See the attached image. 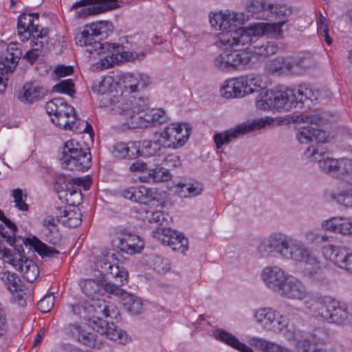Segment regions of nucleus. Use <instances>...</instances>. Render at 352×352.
<instances>
[{
	"instance_id": "obj_1",
	"label": "nucleus",
	"mask_w": 352,
	"mask_h": 352,
	"mask_svg": "<svg viewBox=\"0 0 352 352\" xmlns=\"http://www.w3.org/2000/svg\"><path fill=\"white\" fill-rule=\"evenodd\" d=\"M277 51V45L270 41L244 50L225 49L214 58L213 65L225 72L250 69L254 67L259 58H265Z\"/></svg>"
},
{
	"instance_id": "obj_2",
	"label": "nucleus",
	"mask_w": 352,
	"mask_h": 352,
	"mask_svg": "<svg viewBox=\"0 0 352 352\" xmlns=\"http://www.w3.org/2000/svg\"><path fill=\"white\" fill-rule=\"evenodd\" d=\"M211 26L216 30H221L217 36L216 45L219 47L228 45L230 47L245 45L247 43H238L234 38V33L239 30H247L248 28L241 27L245 22L244 13L231 10L210 12L208 16Z\"/></svg>"
},
{
	"instance_id": "obj_3",
	"label": "nucleus",
	"mask_w": 352,
	"mask_h": 352,
	"mask_svg": "<svg viewBox=\"0 0 352 352\" xmlns=\"http://www.w3.org/2000/svg\"><path fill=\"white\" fill-rule=\"evenodd\" d=\"M113 29L112 23L108 21L92 23L85 25L83 30L76 35V43L81 47H86V52L91 55L110 51L111 49L119 51L121 46L118 44L101 43L96 40V38L100 36H107L109 32H112Z\"/></svg>"
},
{
	"instance_id": "obj_4",
	"label": "nucleus",
	"mask_w": 352,
	"mask_h": 352,
	"mask_svg": "<svg viewBox=\"0 0 352 352\" xmlns=\"http://www.w3.org/2000/svg\"><path fill=\"white\" fill-rule=\"evenodd\" d=\"M115 110L118 112L117 120L123 130L136 129L148 126L145 111L148 109L147 100L130 96L126 102H121Z\"/></svg>"
},
{
	"instance_id": "obj_5",
	"label": "nucleus",
	"mask_w": 352,
	"mask_h": 352,
	"mask_svg": "<svg viewBox=\"0 0 352 352\" xmlns=\"http://www.w3.org/2000/svg\"><path fill=\"white\" fill-rule=\"evenodd\" d=\"M294 89L283 86L261 91L256 99V106L261 110L288 111L296 105Z\"/></svg>"
},
{
	"instance_id": "obj_6",
	"label": "nucleus",
	"mask_w": 352,
	"mask_h": 352,
	"mask_svg": "<svg viewBox=\"0 0 352 352\" xmlns=\"http://www.w3.org/2000/svg\"><path fill=\"white\" fill-rule=\"evenodd\" d=\"M309 309L317 318L329 323L343 324L349 319L347 306L329 296L316 298Z\"/></svg>"
},
{
	"instance_id": "obj_7",
	"label": "nucleus",
	"mask_w": 352,
	"mask_h": 352,
	"mask_svg": "<svg viewBox=\"0 0 352 352\" xmlns=\"http://www.w3.org/2000/svg\"><path fill=\"white\" fill-rule=\"evenodd\" d=\"M283 258L295 263H303L305 276L314 277L321 270L320 262L313 251L302 241L290 236Z\"/></svg>"
},
{
	"instance_id": "obj_8",
	"label": "nucleus",
	"mask_w": 352,
	"mask_h": 352,
	"mask_svg": "<svg viewBox=\"0 0 352 352\" xmlns=\"http://www.w3.org/2000/svg\"><path fill=\"white\" fill-rule=\"evenodd\" d=\"M59 160L62 166L69 170L85 171L91 165L89 148H84L81 144L73 140L65 143Z\"/></svg>"
},
{
	"instance_id": "obj_9",
	"label": "nucleus",
	"mask_w": 352,
	"mask_h": 352,
	"mask_svg": "<svg viewBox=\"0 0 352 352\" xmlns=\"http://www.w3.org/2000/svg\"><path fill=\"white\" fill-rule=\"evenodd\" d=\"M45 110L51 116L52 122L63 129L80 131L77 126V120L74 108L62 98H56L48 101L45 104Z\"/></svg>"
},
{
	"instance_id": "obj_10",
	"label": "nucleus",
	"mask_w": 352,
	"mask_h": 352,
	"mask_svg": "<svg viewBox=\"0 0 352 352\" xmlns=\"http://www.w3.org/2000/svg\"><path fill=\"white\" fill-rule=\"evenodd\" d=\"M35 19L38 20V14H23L20 15L17 23L18 35L22 41L31 38V49H36L41 54L44 45L43 39L46 36V32H43V30H39L38 25H34Z\"/></svg>"
},
{
	"instance_id": "obj_11",
	"label": "nucleus",
	"mask_w": 352,
	"mask_h": 352,
	"mask_svg": "<svg viewBox=\"0 0 352 352\" xmlns=\"http://www.w3.org/2000/svg\"><path fill=\"white\" fill-rule=\"evenodd\" d=\"M285 23V20L279 21L276 23H257L250 27L247 30H239L234 33V38L232 41H237L238 43L249 44L253 41L256 37L263 35H267L272 37H278L282 32V27Z\"/></svg>"
},
{
	"instance_id": "obj_12",
	"label": "nucleus",
	"mask_w": 352,
	"mask_h": 352,
	"mask_svg": "<svg viewBox=\"0 0 352 352\" xmlns=\"http://www.w3.org/2000/svg\"><path fill=\"white\" fill-rule=\"evenodd\" d=\"M254 322L267 331L281 332L287 325L285 317L272 307H261L253 311Z\"/></svg>"
},
{
	"instance_id": "obj_13",
	"label": "nucleus",
	"mask_w": 352,
	"mask_h": 352,
	"mask_svg": "<svg viewBox=\"0 0 352 352\" xmlns=\"http://www.w3.org/2000/svg\"><path fill=\"white\" fill-rule=\"evenodd\" d=\"M191 126L187 123H171L160 133H156V137L163 147L177 148L182 146L188 140Z\"/></svg>"
},
{
	"instance_id": "obj_14",
	"label": "nucleus",
	"mask_w": 352,
	"mask_h": 352,
	"mask_svg": "<svg viewBox=\"0 0 352 352\" xmlns=\"http://www.w3.org/2000/svg\"><path fill=\"white\" fill-rule=\"evenodd\" d=\"M267 123V122L265 120L257 119L236 124L234 127L221 133H215L213 136V139L216 146L219 149L221 148L223 144H228L241 136L256 129L263 128Z\"/></svg>"
},
{
	"instance_id": "obj_15",
	"label": "nucleus",
	"mask_w": 352,
	"mask_h": 352,
	"mask_svg": "<svg viewBox=\"0 0 352 352\" xmlns=\"http://www.w3.org/2000/svg\"><path fill=\"white\" fill-rule=\"evenodd\" d=\"M84 311L87 313L85 317H90L94 327H96V321L99 324V321H102L104 318H110L116 319L119 315V311L116 306L109 301H106L99 298H92L89 300V305H84Z\"/></svg>"
},
{
	"instance_id": "obj_16",
	"label": "nucleus",
	"mask_w": 352,
	"mask_h": 352,
	"mask_svg": "<svg viewBox=\"0 0 352 352\" xmlns=\"http://www.w3.org/2000/svg\"><path fill=\"white\" fill-rule=\"evenodd\" d=\"M153 236L162 244L169 246L173 251L185 254L188 250V239L176 230L170 228H157L153 231Z\"/></svg>"
},
{
	"instance_id": "obj_17",
	"label": "nucleus",
	"mask_w": 352,
	"mask_h": 352,
	"mask_svg": "<svg viewBox=\"0 0 352 352\" xmlns=\"http://www.w3.org/2000/svg\"><path fill=\"white\" fill-rule=\"evenodd\" d=\"M290 236L281 232H272L263 239L257 245V251L262 256L276 252L283 256Z\"/></svg>"
},
{
	"instance_id": "obj_18",
	"label": "nucleus",
	"mask_w": 352,
	"mask_h": 352,
	"mask_svg": "<svg viewBox=\"0 0 352 352\" xmlns=\"http://www.w3.org/2000/svg\"><path fill=\"white\" fill-rule=\"evenodd\" d=\"M290 275L279 266L272 265L262 270L261 279L268 289L278 294Z\"/></svg>"
},
{
	"instance_id": "obj_19",
	"label": "nucleus",
	"mask_w": 352,
	"mask_h": 352,
	"mask_svg": "<svg viewBox=\"0 0 352 352\" xmlns=\"http://www.w3.org/2000/svg\"><path fill=\"white\" fill-rule=\"evenodd\" d=\"M277 295L288 300L300 301L308 297L309 292L301 280L291 274Z\"/></svg>"
},
{
	"instance_id": "obj_20",
	"label": "nucleus",
	"mask_w": 352,
	"mask_h": 352,
	"mask_svg": "<svg viewBox=\"0 0 352 352\" xmlns=\"http://www.w3.org/2000/svg\"><path fill=\"white\" fill-rule=\"evenodd\" d=\"M102 254L103 258L98 261L96 263L97 267L100 268L103 274L116 278V281L121 285L127 282L128 272L124 267L109 262L110 255L109 251L104 250L102 252Z\"/></svg>"
},
{
	"instance_id": "obj_21",
	"label": "nucleus",
	"mask_w": 352,
	"mask_h": 352,
	"mask_svg": "<svg viewBox=\"0 0 352 352\" xmlns=\"http://www.w3.org/2000/svg\"><path fill=\"white\" fill-rule=\"evenodd\" d=\"M65 331L67 335L90 348H100L102 345L96 335L87 332L83 327L78 323L69 324L65 328Z\"/></svg>"
},
{
	"instance_id": "obj_22",
	"label": "nucleus",
	"mask_w": 352,
	"mask_h": 352,
	"mask_svg": "<svg viewBox=\"0 0 352 352\" xmlns=\"http://www.w3.org/2000/svg\"><path fill=\"white\" fill-rule=\"evenodd\" d=\"M98 333L105 336L109 340H111L120 344H126L130 338L127 333L122 329L118 327L113 322L109 323L105 321H96V327H93Z\"/></svg>"
},
{
	"instance_id": "obj_23",
	"label": "nucleus",
	"mask_w": 352,
	"mask_h": 352,
	"mask_svg": "<svg viewBox=\"0 0 352 352\" xmlns=\"http://www.w3.org/2000/svg\"><path fill=\"white\" fill-rule=\"evenodd\" d=\"M288 339L293 340L296 349L302 352H325L323 349L318 346L317 338L312 333L295 331Z\"/></svg>"
},
{
	"instance_id": "obj_24",
	"label": "nucleus",
	"mask_w": 352,
	"mask_h": 352,
	"mask_svg": "<svg viewBox=\"0 0 352 352\" xmlns=\"http://www.w3.org/2000/svg\"><path fill=\"white\" fill-rule=\"evenodd\" d=\"M101 54H107V55L103 58H100L99 61L93 65L94 69L95 70L101 71L112 67L116 64H118L120 61H121L122 58L126 60H131L134 58L132 53L129 52H123L122 46L119 51H116L115 49H111L110 51L101 52L98 55ZM96 54H95L92 56H94ZM89 56L91 55L89 54Z\"/></svg>"
},
{
	"instance_id": "obj_25",
	"label": "nucleus",
	"mask_w": 352,
	"mask_h": 352,
	"mask_svg": "<svg viewBox=\"0 0 352 352\" xmlns=\"http://www.w3.org/2000/svg\"><path fill=\"white\" fill-rule=\"evenodd\" d=\"M323 229L343 236H352V219L349 217L336 216L321 222Z\"/></svg>"
},
{
	"instance_id": "obj_26",
	"label": "nucleus",
	"mask_w": 352,
	"mask_h": 352,
	"mask_svg": "<svg viewBox=\"0 0 352 352\" xmlns=\"http://www.w3.org/2000/svg\"><path fill=\"white\" fill-rule=\"evenodd\" d=\"M120 233L122 234L117 246L121 251L129 254L140 252L144 248V243L139 236L126 229H124Z\"/></svg>"
},
{
	"instance_id": "obj_27",
	"label": "nucleus",
	"mask_w": 352,
	"mask_h": 352,
	"mask_svg": "<svg viewBox=\"0 0 352 352\" xmlns=\"http://www.w3.org/2000/svg\"><path fill=\"white\" fill-rule=\"evenodd\" d=\"M307 158L311 161H318L319 167L325 173H335L340 167L341 163L343 160L339 161L338 160L324 157V155L318 153L317 149L313 146L307 148L305 153Z\"/></svg>"
},
{
	"instance_id": "obj_28",
	"label": "nucleus",
	"mask_w": 352,
	"mask_h": 352,
	"mask_svg": "<svg viewBox=\"0 0 352 352\" xmlns=\"http://www.w3.org/2000/svg\"><path fill=\"white\" fill-rule=\"evenodd\" d=\"M22 56V50L19 44L10 43L5 52L0 56V70L12 72Z\"/></svg>"
},
{
	"instance_id": "obj_29",
	"label": "nucleus",
	"mask_w": 352,
	"mask_h": 352,
	"mask_svg": "<svg viewBox=\"0 0 352 352\" xmlns=\"http://www.w3.org/2000/svg\"><path fill=\"white\" fill-rule=\"evenodd\" d=\"M92 5L91 8L83 9L85 13L91 14V10L93 13H101L109 10H113L118 7V0H80L76 2L72 8L76 9L79 7Z\"/></svg>"
},
{
	"instance_id": "obj_30",
	"label": "nucleus",
	"mask_w": 352,
	"mask_h": 352,
	"mask_svg": "<svg viewBox=\"0 0 352 352\" xmlns=\"http://www.w3.org/2000/svg\"><path fill=\"white\" fill-rule=\"evenodd\" d=\"M45 94L46 91L38 83H26L19 93V99L23 102L33 103L41 99Z\"/></svg>"
},
{
	"instance_id": "obj_31",
	"label": "nucleus",
	"mask_w": 352,
	"mask_h": 352,
	"mask_svg": "<svg viewBox=\"0 0 352 352\" xmlns=\"http://www.w3.org/2000/svg\"><path fill=\"white\" fill-rule=\"evenodd\" d=\"M57 211H59V214H57L58 222H61L68 227L76 228L82 222V213L78 208H57Z\"/></svg>"
},
{
	"instance_id": "obj_32",
	"label": "nucleus",
	"mask_w": 352,
	"mask_h": 352,
	"mask_svg": "<svg viewBox=\"0 0 352 352\" xmlns=\"http://www.w3.org/2000/svg\"><path fill=\"white\" fill-rule=\"evenodd\" d=\"M324 256L340 268L346 267V259L348 255L346 250L342 247L327 245L323 248Z\"/></svg>"
},
{
	"instance_id": "obj_33",
	"label": "nucleus",
	"mask_w": 352,
	"mask_h": 352,
	"mask_svg": "<svg viewBox=\"0 0 352 352\" xmlns=\"http://www.w3.org/2000/svg\"><path fill=\"white\" fill-rule=\"evenodd\" d=\"M123 82L125 88L133 93L145 88L149 84L150 80L146 74L127 73L123 76Z\"/></svg>"
},
{
	"instance_id": "obj_34",
	"label": "nucleus",
	"mask_w": 352,
	"mask_h": 352,
	"mask_svg": "<svg viewBox=\"0 0 352 352\" xmlns=\"http://www.w3.org/2000/svg\"><path fill=\"white\" fill-rule=\"evenodd\" d=\"M296 138L302 144H308L314 140L322 142L325 140V132L318 128L306 126L298 129Z\"/></svg>"
},
{
	"instance_id": "obj_35",
	"label": "nucleus",
	"mask_w": 352,
	"mask_h": 352,
	"mask_svg": "<svg viewBox=\"0 0 352 352\" xmlns=\"http://www.w3.org/2000/svg\"><path fill=\"white\" fill-rule=\"evenodd\" d=\"M83 179L80 177H74L72 179L66 178L64 175H60L56 179V183L60 185V188L65 190L67 196H75L81 199V190L79 186L82 184Z\"/></svg>"
},
{
	"instance_id": "obj_36",
	"label": "nucleus",
	"mask_w": 352,
	"mask_h": 352,
	"mask_svg": "<svg viewBox=\"0 0 352 352\" xmlns=\"http://www.w3.org/2000/svg\"><path fill=\"white\" fill-rule=\"evenodd\" d=\"M221 95L226 98L244 96L239 77L226 80L220 89Z\"/></svg>"
},
{
	"instance_id": "obj_37",
	"label": "nucleus",
	"mask_w": 352,
	"mask_h": 352,
	"mask_svg": "<svg viewBox=\"0 0 352 352\" xmlns=\"http://www.w3.org/2000/svg\"><path fill=\"white\" fill-rule=\"evenodd\" d=\"M258 4L263 11L275 14L280 21L285 20L286 22L287 18L292 14L291 8L286 5L271 3L266 0H261Z\"/></svg>"
},
{
	"instance_id": "obj_38",
	"label": "nucleus",
	"mask_w": 352,
	"mask_h": 352,
	"mask_svg": "<svg viewBox=\"0 0 352 352\" xmlns=\"http://www.w3.org/2000/svg\"><path fill=\"white\" fill-rule=\"evenodd\" d=\"M247 341L250 345L263 352H283L285 348L278 343L256 336L249 337Z\"/></svg>"
},
{
	"instance_id": "obj_39",
	"label": "nucleus",
	"mask_w": 352,
	"mask_h": 352,
	"mask_svg": "<svg viewBox=\"0 0 352 352\" xmlns=\"http://www.w3.org/2000/svg\"><path fill=\"white\" fill-rule=\"evenodd\" d=\"M0 280L11 294L20 291L23 287L20 277L14 272L7 270L0 272Z\"/></svg>"
},
{
	"instance_id": "obj_40",
	"label": "nucleus",
	"mask_w": 352,
	"mask_h": 352,
	"mask_svg": "<svg viewBox=\"0 0 352 352\" xmlns=\"http://www.w3.org/2000/svg\"><path fill=\"white\" fill-rule=\"evenodd\" d=\"M98 100L100 107H109V110L117 118L118 112H117L115 109L120 106L119 104H120L121 102H126L127 98L116 96L113 91H111L109 94L99 96Z\"/></svg>"
},
{
	"instance_id": "obj_41",
	"label": "nucleus",
	"mask_w": 352,
	"mask_h": 352,
	"mask_svg": "<svg viewBox=\"0 0 352 352\" xmlns=\"http://www.w3.org/2000/svg\"><path fill=\"white\" fill-rule=\"evenodd\" d=\"M122 300L125 309L132 315H138L143 312V304L140 298L126 292L124 294Z\"/></svg>"
},
{
	"instance_id": "obj_42",
	"label": "nucleus",
	"mask_w": 352,
	"mask_h": 352,
	"mask_svg": "<svg viewBox=\"0 0 352 352\" xmlns=\"http://www.w3.org/2000/svg\"><path fill=\"white\" fill-rule=\"evenodd\" d=\"M147 264L160 274H165L170 271L171 264L166 258L153 254L146 260Z\"/></svg>"
},
{
	"instance_id": "obj_43",
	"label": "nucleus",
	"mask_w": 352,
	"mask_h": 352,
	"mask_svg": "<svg viewBox=\"0 0 352 352\" xmlns=\"http://www.w3.org/2000/svg\"><path fill=\"white\" fill-rule=\"evenodd\" d=\"M82 292L89 298H96L103 294L102 282L95 279H87L81 284Z\"/></svg>"
},
{
	"instance_id": "obj_44",
	"label": "nucleus",
	"mask_w": 352,
	"mask_h": 352,
	"mask_svg": "<svg viewBox=\"0 0 352 352\" xmlns=\"http://www.w3.org/2000/svg\"><path fill=\"white\" fill-rule=\"evenodd\" d=\"M218 337L221 340L241 352H253L251 347L241 342L234 335L224 330L218 331Z\"/></svg>"
},
{
	"instance_id": "obj_45",
	"label": "nucleus",
	"mask_w": 352,
	"mask_h": 352,
	"mask_svg": "<svg viewBox=\"0 0 352 352\" xmlns=\"http://www.w3.org/2000/svg\"><path fill=\"white\" fill-rule=\"evenodd\" d=\"M243 92L245 95L250 94L261 87V80L254 74L239 76Z\"/></svg>"
},
{
	"instance_id": "obj_46",
	"label": "nucleus",
	"mask_w": 352,
	"mask_h": 352,
	"mask_svg": "<svg viewBox=\"0 0 352 352\" xmlns=\"http://www.w3.org/2000/svg\"><path fill=\"white\" fill-rule=\"evenodd\" d=\"M20 270L23 273V277L28 282L32 283L39 274L38 267L32 260H22L19 264Z\"/></svg>"
},
{
	"instance_id": "obj_47",
	"label": "nucleus",
	"mask_w": 352,
	"mask_h": 352,
	"mask_svg": "<svg viewBox=\"0 0 352 352\" xmlns=\"http://www.w3.org/2000/svg\"><path fill=\"white\" fill-rule=\"evenodd\" d=\"M290 65L289 61L287 62L283 57H277L265 63V70L270 74H280L283 72L284 67L291 70Z\"/></svg>"
},
{
	"instance_id": "obj_48",
	"label": "nucleus",
	"mask_w": 352,
	"mask_h": 352,
	"mask_svg": "<svg viewBox=\"0 0 352 352\" xmlns=\"http://www.w3.org/2000/svg\"><path fill=\"white\" fill-rule=\"evenodd\" d=\"M57 214H58L56 213ZM57 221V217L54 218L52 216L47 217L43 221V226L45 227L46 232L53 234V236L46 234L45 240L52 244H56L59 240V234L56 227Z\"/></svg>"
},
{
	"instance_id": "obj_49",
	"label": "nucleus",
	"mask_w": 352,
	"mask_h": 352,
	"mask_svg": "<svg viewBox=\"0 0 352 352\" xmlns=\"http://www.w3.org/2000/svg\"><path fill=\"white\" fill-rule=\"evenodd\" d=\"M294 89L296 98V104L298 102L303 103L307 100L310 101L318 100L316 90H314L307 85H300L297 89Z\"/></svg>"
},
{
	"instance_id": "obj_50",
	"label": "nucleus",
	"mask_w": 352,
	"mask_h": 352,
	"mask_svg": "<svg viewBox=\"0 0 352 352\" xmlns=\"http://www.w3.org/2000/svg\"><path fill=\"white\" fill-rule=\"evenodd\" d=\"M331 197L340 205L352 207V184H348L341 191L333 193Z\"/></svg>"
},
{
	"instance_id": "obj_51",
	"label": "nucleus",
	"mask_w": 352,
	"mask_h": 352,
	"mask_svg": "<svg viewBox=\"0 0 352 352\" xmlns=\"http://www.w3.org/2000/svg\"><path fill=\"white\" fill-rule=\"evenodd\" d=\"M171 179V174L167 168L157 167L148 170V175L145 181H152L154 182H163Z\"/></svg>"
},
{
	"instance_id": "obj_52",
	"label": "nucleus",
	"mask_w": 352,
	"mask_h": 352,
	"mask_svg": "<svg viewBox=\"0 0 352 352\" xmlns=\"http://www.w3.org/2000/svg\"><path fill=\"white\" fill-rule=\"evenodd\" d=\"M177 186L181 189L180 192L183 193L181 195L184 197H195L200 195L203 191L202 184L197 181L185 184L179 183Z\"/></svg>"
},
{
	"instance_id": "obj_53",
	"label": "nucleus",
	"mask_w": 352,
	"mask_h": 352,
	"mask_svg": "<svg viewBox=\"0 0 352 352\" xmlns=\"http://www.w3.org/2000/svg\"><path fill=\"white\" fill-rule=\"evenodd\" d=\"M25 241L42 256H51L54 254L59 253L54 248L47 246L36 237H33L32 239L26 238Z\"/></svg>"
},
{
	"instance_id": "obj_54",
	"label": "nucleus",
	"mask_w": 352,
	"mask_h": 352,
	"mask_svg": "<svg viewBox=\"0 0 352 352\" xmlns=\"http://www.w3.org/2000/svg\"><path fill=\"white\" fill-rule=\"evenodd\" d=\"M113 79L110 76L100 78L93 82L92 91L99 96L111 92V84Z\"/></svg>"
},
{
	"instance_id": "obj_55",
	"label": "nucleus",
	"mask_w": 352,
	"mask_h": 352,
	"mask_svg": "<svg viewBox=\"0 0 352 352\" xmlns=\"http://www.w3.org/2000/svg\"><path fill=\"white\" fill-rule=\"evenodd\" d=\"M141 144L142 155H155L161 147H163L161 141H160V138L156 137V133L153 140H144L141 142Z\"/></svg>"
},
{
	"instance_id": "obj_56",
	"label": "nucleus",
	"mask_w": 352,
	"mask_h": 352,
	"mask_svg": "<svg viewBox=\"0 0 352 352\" xmlns=\"http://www.w3.org/2000/svg\"><path fill=\"white\" fill-rule=\"evenodd\" d=\"M148 126L162 124L168 120V116L162 109H152L146 113Z\"/></svg>"
},
{
	"instance_id": "obj_57",
	"label": "nucleus",
	"mask_w": 352,
	"mask_h": 352,
	"mask_svg": "<svg viewBox=\"0 0 352 352\" xmlns=\"http://www.w3.org/2000/svg\"><path fill=\"white\" fill-rule=\"evenodd\" d=\"M159 200V193L153 188H148L145 186H140L139 199L138 203L148 204L152 201Z\"/></svg>"
},
{
	"instance_id": "obj_58",
	"label": "nucleus",
	"mask_w": 352,
	"mask_h": 352,
	"mask_svg": "<svg viewBox=\"0 0 352 352\" xmlns=\"http://www.w3.org/2000/svg\"><path fill=\"white\" fill-rule=\"evenodd\" d=\"M289 63H291V69H292L294 67L307 69L314 65V60L312 54L310 53H305L298 56L294 60L289 61Z\"/></svg>"
},
{
	"instance_id": "obj_59",
	"label": "nucleus",
	"mask_w": 352,
	"mask_h": 352,
	"mask_svg": "<svg viewBox=\"0 0 352 352\" xmlns=\"http://www.w3.org/2000/svg\"><path fill=\"white\" fill-rule=\"evenodd\" d=\"M0 258L6 263H10L15 267H18L20 262L22 261V256L21 254L12 253V250L7 249L3 246L2 252L0 254Z\"/></svg>"
},
{
	"instance_id": "obj_60",
	"label": "nucleus",
	"mask_w": 352,
	"mask_h": 352,
	"mask_svg": "<svg viewBox=\"0 0 352 352\" xmlns=\"http://www.w3.org/2000/svg\"><path fill=\"white\" fill-rule=\"evenodd\" d=\"M144 221L148 223H156L160 226L167 225L168 220L162 211H146Z\"/></svg>"
},
{
	"instance_id": "obj_61",
	"label": "nucleus",
	"mask_w": 352,
	"mask_h": 352,
	"mask_svg": "<svg viewBox=\"0 0 352 352\" xmlns=\"http://www.w3.org/2000/svg\"><path fill=\"white\" fill-rule=\"evenodd\" d=\"M74 83L71 79L60 81L53 87V91L58 93L67 94L72 96L74 93Z\"/></svg>"
},
{
	"instance_id": "obj_62",
	"label": "nucleus",
	"mask_w": 352,
	"mask_h": 352,
	"mask_svg": "<svg viewBox=\"0 0 352 352\" xmlns=\"http://www.w3.org/2000/svg\"><path fill=\"white\" fill-rule=\"evenodd\" d=\"M54 296L53 294L45 295L38 303V309L42 313H48L53 307Z\"/></svg>"
},
{
	"instance_id": "obj_63",
	"label": "nucleus",
	"mask_w": 352,
	"mask_h": 352,
	"mask_svg": "<svg viewBox=\"0 0 352 352\" xmlns=\"http://www.w3.org/2000/svg\"><path fill=\"white\" fill-rule=\"evenodd\" d=\"M127 146L128 159H132L142 155V144L140 141L126 143Z\"/></svg>"
},
{
	"instance_id": "obj_64",
	"label": "nucleus",
	"mask_w": 352,
	"mask_h": 352,
	"mask_svg": "<svg viewBox=\"0 0 352 352\" xmlns=\"http://www.w3.org/2000/svg\"><path fill=\"white\" fill-rule=\"evenodd\" d=\"M12 196L16 208L21 211L28 210V205L25 204V200L23 198V192L20 188L14 189L12 191Z\"/></svg>"
}]
</instances>
